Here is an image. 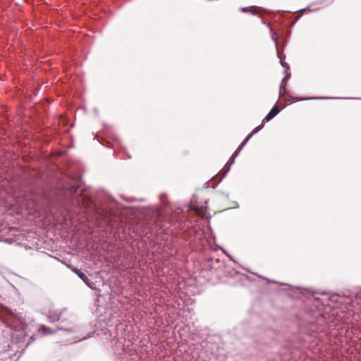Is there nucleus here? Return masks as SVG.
<instances>
[{
	"instance_id": "obj_5",
	"label": "nucleus",
	"mask_w": 361,
	"mask_h": 361,
	"mask_svg": "<svg viewBox=\"0 0 361 361\" xmlns=\"http://www.w3.org/2000/svg\"><path fill=\"white\" fill-rule=\"evenodd\" d=\"M280 111V109L277 106H274L271 111L268 113V114L265 116L264 121H269L271 120L274 116H276L279 112Z\"/></svg>"
},
{
	"instance_id": "obj_11",
	"label": "nucleus",
	"mask_w": 361,
	"mask_h": 361,
	"mask_svg": "<svg viewBox=\"0 0 361 361\" xmlns=\"http://www.w3.org/2000/svg\"><path fill=\"white\" fill-rule=\"evenodd\" d=\"M279 57L280 58V63H281V66L287 68V66L285 65V63L283 62L282 59L279 56Z\"/></svg>"
},
{
	"instance_id": "obj_14",
	"label": "nucleus",
	"mask_w": 361,
	"mask_h": 361,
	"mask_svg": "<svg viewBox=\"0 0 361 361\" xmlns=\"http://www.w3.org/2000/svg\"><path fill=\"white\" fill-rule=\"evenodd\" d=\"M241 11L245 12L247 11V8H242Z\"/></svg>"
},
{
	"instance_id": "obj_3",
	"label": "nucleus",
	"mask_w": 361,
	"mask_h": 361,
	"mask_svg": "<svg viewBox=\"0 0 361 361\" xmlns=\"http://www.w3.org/2000/svg\"><path fill=\"white\" fill-rule=\"evenodd\" d=\"M72 271L82 280V281L91 289H94L93 283H92L87 276L77 268H73Z\"/></svg>"
},
{
	"instance_id": "obj_12",
	"label": "nucleus",
	"mask_w": 361,
	"mask_h": 361,
	"mask_svg": "<svg viewBox=\"0 0 361 361\" xmlns=\"http://www.w3.org/2000/svg\"><path fill=\"white\" fill-rule=\"evenodd\" d=\"M282 89H283V92H285V91H286V87H283V85L281 84V87H280V93L281 92Z\"/></svg>"
},
{
	"instance_id": "obj_13",
	"label": "nucleus",
	"mask_w": 361,
	"mask_h": 361,
	"mask_svg": "<svg viewBox=\"0 0 361 361\" xmlns=\"http://www.w3.org/2000/svg\"><path fill=\"white\" fill-rule=\"evenodd\" d=\"M250 9L252 10V11L254 13V11L256 10V8L250 7Z\"/></svg>"
},
{
	"instance_id": "obj_10",
	"label": "nucleus",
	"mask_w": 361,
	"mask_h": 361,
	"mask_svg": "<svg viewBox=\"0 0 361 361\" xmlns=\"http://www.w3.org/2000/svg\"><path fill=\"white\" fill-rule=\"evenodd\" d=\"M271 38L275 42V44H276L277 38L276 37V34L275 33H272L271 34ZM276 47L277 48V44H276Z\"/></svg>"
},
{
	"instance_id": "obj_2",
	"label": "nucleus",
	"mask_w": 361,
	"mask_h": 361,
	"mask_svg": "<svg viewBox=\"0 0 361 361\" xmlns=\"http://www.w3.org/2000/svg\"><path fill=\"white\" fill-rule=\"evenodd\" d=\"M351 305L354 313L361 314V291L355 295Z\"/></svg>"
},
{
	"instance_id": "obj_7",
	"label": "nucleus",
	"mask_w": 361,
	"mask_h": 361,
	"mask_svg": "<svg viewBox=\"0 0 361 361\" xmlns=\"http://www.w3.org/2000/svg\"><path fill=\"white\" fill-rule=\"evenodd\" d=\"M48 319L51 322H54L60 319V314L55 311H49Z\"/></svg>"
},
{
	"instance_id": "obj_1",
	"label": "nucleus",
	"mask_w": 361,
	"mask_h": 361,
	"mask_svg": "<svg viewBox=\"0 0 361 361\" xmlns=\"http://www.w3.org/2000/svg\"><path fill=\"white\" fill-rule=\"evenodd\" d=\"M0 320L6 327L10 328L11 331H17L18 337L27 336V324L20 318L13 315L6 308L1 305H0Z\"/></svg>"
},
{
	"instance_id": "obj_8",
	"label": "nucleus",
	"mask_w": 361,
	"mask_h": 361,
	"mask_svg": "<svg viewBox=\"0 0 361 361\" xmlns=\"http://www.w3.org/2000/svg\"><path fill=\"white\" fill-rule=\"evenodd\" d=\"M39 332H41L43 335L51 334L54 331H51L49 327H47L44 325H41L38 329Z\"/></svg>"
},
{
	"instance_id": "obj_9",
	"label": "nucleus",
	"mask_w": 361,
	"mask_h": 361,
	"mask_svg": "<svg viewBox=\"0 0 361 361\" xmlns=\"http://www.w3.org/2000/svg\"><path fill=\"white\" fill-rule=\"evenodd\" d=\"M289 78H290V75H286L283 79L282 80V83H286L287 82V81L289 80Z\"/></svg>"
},
{
	"instance_id": "obj_6",
	"label": "nucleus",
	"mask_w": 361,
	"mask_h": 361,
	"mask_svg": "<svg viewBox=\"0 0 361 361\" xmlns=\"http://www.w3.org/2000/svg\"><path fill=\"white\" fill-rule=\"evenodd\" d=\"M240 152H238V148L236 149V151L234 152L233 155L230 158V159L228 161L227 164L224 168V174H225L230 170V166L234 163L235 158L238 156Z\"/></svg>"
},
{
	"instance_id": "obj_4",
	"label": "nucleus",
	"mask_w": 361,
	"mask_h": 361,
	"mask_svg": "<svg viewBox=\"0 0 361 361\" xmlns=\"http://www.w3.org/2000/svg\"><path fill=\"white\" fill-rule=\"evenodd\" d=\"M263 128V124H261L256 127L252 133L243 140V142L241 143V145L238 147V152H240L243 147L246 145L247 141L251 138V137L257 133L259 130H260Z\"/></svg>"
}]
</instances>
